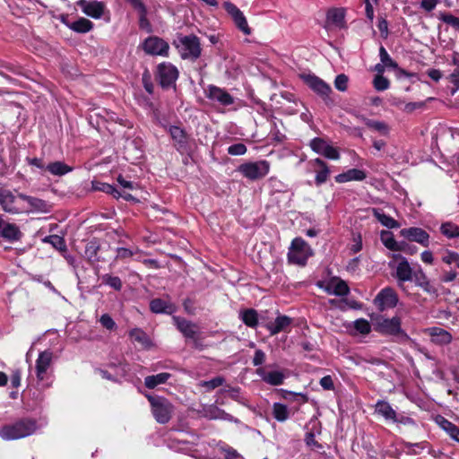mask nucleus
I'll use <instances>...</instances> for the list:
<instances>
[{"label": "nucleus", "instance_id": "1", "mask_svg": "<svg viewBox=\"0 0 459 459\" xmlns=\"http://www.w3.org/2000/svg\"><path fill=\"white\" fill-rule=\"evenodd\" d=\"M37 429V423L33 420L23 419L13 424H7L0 429V437L4 440H15L33 434Z\"/></svg>", "mask_w": 459, "mask_h": 459}, {"label": "nucleus", "instance_id": "2", "mask_svg": "<svg viewBox=\"0 0 459 459\" xmlns=\"http://www.w3.org/2000/svg\"><path fill=\"white\" fill-rule=\"evenodd\" d=\"M152 409V413L160 424L168 423L174 413L173 404L163 396L146 395Z\"/></svg>", "mask_w": 459, "mask_h": 459}, {"label": "nucleus", "instance_id": "3", "mask_svg": "<svg viewBox=\"0 0 459 459\" xmlns=\"http://www.w3.org/2000/svg\"><path fill=\"white\" fill-rule=\"evenodd\" d=\"M183 59L196 60L201 55V44L195 35L178 37L174 42Z\"/></svg>", "mask_w": 459, "mask_h": 459}, {"label": "nucleus", "instance_id": "4", "mask_svg": "<svg viewBox=\"0 0 459 459\" xmlns=\"http://www.w3.org/2000/svg\"><path fill=\"white\" fill-rule=\"evenodd\" d=\"M312 255L313 250L309 245L301 238H296L290 247L288 260L290 264L304 266Z\"/></svg>", "mask_w": 459, "mask_h": 459}, {"label": "nucleus", "instance_id": "5", "mask_svg": "<svg viewBox=\"0 0 459 459\" xmlns=\"http://www.w3.org/2000/svg\"><path fill=\"white\" fill-rule=\"evenodd\" d=\"M376 330L383 334L397 336L403 342L411 341L410 336L401 328V319L398 316L379 318Z\"/></svg>", "mask_w": 459, "mask_h": 459}, {"label": "nucleus", "instance_id": "6", "mask_svg": "<svg viewBox=\"0 0 459 459\" xmlns=\"http://www.w3.org/2000/svg\"><path fill=\"white\" fill-rule=\"evenodd\" d=\"M270 170V163L267 160L246 162L238 167V171L250 180H257L264 178Z\"/></svg>", "mask_w": 459, "mask_h": 459}, {"label": "nucleus", "instance_id": "7", "mask_svg": "<svg viewBox=\"0 0 459 459\" xmlns=\"http://www.w3.org/2000/svg\"><path fill=\"white\" fill-rule=\"evenodd\" d=\"M157 77L162 88H169L175 86L178 71L173 65L162 63L158 65Z\"/></svg>", "mask_w": 459, "mask_h": 459}, {"label": "nucleus", "instance_id": "8", "mask_svg": "<svg viewBox=\"0 0 459 459\" xmlns=\"http://www.w3.org/2000/svg\"><path fill=\"white\" fill-rule=\"evenodd\" d=\"M223 7L230 15L236 27L245 35H250L252 31L243 12L231 2H224Z\"/></svg>", "mask_w": 459, "mask_h": 459}, {"label": "nucleus", "instance_id": "9", "mask_svg": "<svg viewBox=\"0 0 459 459\" xmlns=\"http://www.w3.org/2000/svg\"><path fill=\"white\" fill-rule=\"evenodd\" d=\"M143 48L149 55L163 56H168L169 49V44L156 36L147 38L143 44Z\"/></svg>", "mask_w": 459, "mask_h": 459}, {"label": "nucleus", "instance_id": "10", "mask_svg": "<svg viewBox=\"0 0 459 459\" xmlns=\"http://www.w3.org/2000/svg\"><path fill=\"white\" fill-rule=\"evenodd\" d=\"M398 303V296L392 288L383 289L375 298L374 304L380 311L394 307Z\"/></svg>", "mask_w": 459, "mask_h": 459}, {"label": "nucleus", "instance_id": "11", "mask_svg": "<svg viewBox=\"0 0 459 459\" xmlns=\"http://www.w3.org/2000/svg\"><path fill=\"white\" fill-rule=\"evenodd\" d=\"M206 97L221 106H230L234 103V98L224 89L215 85H209L205 90Z\"/></svg>", "mask_w": 459, "mask_h": 459}, {"label": "nucleus", "instance_id": "12", "mask_svg": "<svg viewBox=\"0 0 459 459\" xmlns=\"http://www.w3.org/2000/svg\"><path fill=\"white\" fill-rule=\"evenodd\" d=\"M311 149L327 159L339 160L340 154L336 148L328 144L324 139L316 137L310 142Z\"/></svg>", "mask_w": 459, "mask_h": 459}, {"label": "nucleus", "instance_id": "13", "mask_svg": "<svg viewBox=\"0 0 459 459\" xmlns=\"http://www.w3.org/2000/svg\"><path fill=\"white\" fill-rule=\"evenodd\" d=\"M0 204L9 213L15 214L23 212V206L19 204L17 197L9 190H0Z\"/></svg>", "mask_w": 459, "mask_h": 459}, {"label": "nucleus", "instance_id": "14", "mask_svg": "<svg viewBox=\"0 0 459 459\" xmlns=\"http://www.w3.org/2000/svg\"><path fill=\"white\" fill-rule=\"evenodd\" d=\"M18 198L28 204L27 208L23 207V212L46 213L48 212L50 210V206L48 205V204L42 199L26 195L24 194H19Z\"/></svg>", "mask_w": 459, "mask_h": 459}, {"label": "nucleus", "instance_id": "15", "mask_svg": "<svg viewBox=\"0 0 459 459\" xmlns=\"http://www.w3.org/2000/svg\"><path fill=\"white\" fill-rule=\"evenodd\" d=\"M400 233L405 238L411 241L417 242L422 245L423 247H429V233L420 228L411 227L407 229H403Z\"/></svg>", "mask_w": 459, "mask_h": 459}, {"label": "nucleus", "instance_id": "16", "mask_svg": "<svg viewBox=\"0 0 459 459\" xmlns=\"http://www.w3.org/2000/svg\"><path fill=\"white\" fill-rule=\"evenodd\" d=\"M173 320L178 329L184 334V336L194 340L195 345L197 347V325L190 321H187L178 316H174Z\"/></svg>", "mask_w": 459, "mask_h": 459}, {"label": "nucleus", "instance_id": "17", "mask_svg": "<svg viewBox=\"0 0 459 459\" xmlns=\"http://www.w3.org/2000/svg\"><path fill=\"white\" fill-rule=\"evenodd\" d=\"M77 4L84 14L93 19H100L104 13V4L100 2L79 0Z\"/></svg>", "mask_w": 459, "mask_h": 459}, {"label": "nucleus", "instance_id": "18", "mask_svg": "<svg viewBox=\"0 0 459 459\" xmlns=\"http://www.w3.org/2000/svg\"><path fill=\"white\" fill-rule=\"evenodd\" d=\"M303 79L305 82L317 94L325 98L328 97L330 92L332 91L331 87L326 84L323 80L315 76V75H304Z\"/></svg>", "mask_w": 459, "mask_h": 459}, {"label": "nucleus", "instance_id": "19", "mask_svg": "<svg viewBox=\"0 0 459 459\" xmlns=\"http://www.w3.org/2000/svg\"><path fill=\"white\" fill-rule=\"evenodd\" d=\"M53 359V353L50 351H44L39 353L36 360V375L39 380H43L47 370L49 368Z\"/></svg>", "mask_w": 459, "mask_h": 459}, {"label": "nucleus", "instance_id": "20", "mask_svg": "<svg viewBox=\"0 0 459 459\" xmlns=\"http://www.w3.org/2000/svg\"><path fill=\"white\" fill-rule=\"evenodd\" d=\"M431 342L437 345H446L452 342V335L446 330L440 327H430L427 329Z\"/></svg>", "mask_w": 459, "mask_h": 459}, {"label": "nucleus", "instance_id": "21", "mask_svg": "<svg viewBox=\"0 0 459 459\" xmlns=\"http://www.w3.org/2000/svg\"><path fill=\"white\" fill-rule=\"evenodd\" d=\"M412 268L406 258H403L401 262H398L395 276L399 286H403L405 281H412Z\"/></svg>", "mask_w": 459, "mask_h": 459}, {"label": "nucleus", "instance_id": "22", "mask_svg": "<svg viewBox=\"0 0 459 459\" xmlns=\"http://www.w3.org/2000/svg\"><path fill=\"white\" fill-rule=\"evenodd\" d=\"M325 290L328 294L345 296L349 293L350 289L344 281L339 278H333L326 283Z\"/></svg>", "mask_w": 459, "mask_h": 459}, {"label": "nucleus", "instance_id": "23", "mask_svg": "<svg viewBox=\"0 0 459 459\" xmlns=\"http://www.w3.org/2000/svg\"><path fill=\"white\" fill-rule=\"evenodd\" d=\"M202 414L204 417L209 420H222L228 421L233 420L232 415L227 413L225 411L213 404L204 406L202 410Z\"/></svg>", "mask_w": 459, "mask_h": 459}, {"label": "nucleus", "instance_id": "24", "mask_svg": "<svg viewBox=\"0 0 459 459\" xmlns=\"http://www.w3.org/2000/svg\"><path fill=\"white\" fill-rule=\"evenodd\" d=\"M292 319L287 316L280 315L273 323H268L266 328L271 335H275L281 331H285L291 324Z\"/></svg>", "mask_w": 459, "mask_h": 459}, {"label": "nucleus", "instance_id": "25", "mask_svg": "<svg viewBox=\"0 0 459 459\" xmlns=\"http://www.w3.org/2000/svg\"><path fill=\"white\" fill-rule=\"evenodd\" d=\"M169 132L175 142L174 145L178 150H185L187 144V136L186 132L176 126H169Z\"/></svg>", "mask_w": 459, "mask_h": 459}, {"label": "nucleus", "instance_id": "26", "mask_svg": "<svg viewBox=\"0 0 459 459\" xmlns=\"http://www.w3.org/2000/svg\"><path fill=\"white\" fill-rule=\"evenodd\" d=\"M412 281H414L418 287L421 288L425 292L429 294H435L437 291L436 289L430 284L429 280L421 269L413 272Z\"/></svg>", "mask_w": 459, "mask_h": 459}, {"label": "nucleus", "instance_id": "27", "mask_svg": "<svg viewBox=\"0 0 459 459\" xmlns=\"http://www.w3.org/2000/svg\"><path fill=\"white\" fill-rule=\"evenodd\" d=\"M375 412L381 415L385 420L396 421L397 413L385 401H378L375 405Z\"/></svg>", "mask_w": 459, "mask_h": 459}, {"label": "nucleus", "instance_id": "28", "mask_svg": "<svg viewBox=\"0 0 459 459\" xmlns=\"http://www.w3.org/2000/svg\"><path fill=\"white\" fill-rule=\"evenodd\" d=\"M0 233L2 238L10 242L19 241L22 237V233L19 227L13 223L4 224Z\"/></svg>", "mask_w": 459, "mask_h": 459}, {"label": "nucleus", "instance_id": "29", "mask_svg": "<svg viewBox=\"0 0 459 459\" xmlns=\"http://www.w3.org/2000/svg\"><path fill=\"white\" fill-rule=\"evenodd\" d=\"M380 238L384 246L392 251H402L404 250L405 243H398L391 231L382 230L380 234Z\"/></svg>", "mask_w": 459, "mask_h": 459}, {"label": "nucleus", "instance_id": "30", "mask_svg": "<svg viewBox=\"0 0 459 459\" xmlns=\"http://www.w3.org/2000/svg\"><path fill=\"white\" fill-rule=\"evenodd\" d=\"M366 173L359 169H351L344 173L339 174L335 180L338 183H345L348 181L355 180V181H362L366 178Z\"/></svg>", "mask_w": 459, "mask_h": 459}, {"label": "nucleus", "instance_id": "31", "mask_svg": "<svg viewBox=\"0 0 459 459\" xmlns=\"http://www.w3.org/2000/svg\"><path fill=\"white\" fill-rule=\"evenodd\" d=\"M65 24L69 29L78 33H86L93 29V23L90 20L83 17L73 22H65Z\"/></svg>", "mask_w": 459, "mask_h": 459}, {"label": "nucleus", "instance_id": "32", "mask_svg": "<svg viewBox=\"0 0 459 459\" xmlns=\"http://www.w3.org/2000/svg\"><path fill=\"white\" fill-rule=\"evenodd\" d=\"M370 211L377 220L387 229H397L400 227V224L394 219L385 214L380 209L371 208Z\"/></svg>", "mask_w": 459, "mask_h": 459}, {"label": "nucleus", "instance_id": "33", "mask_svg": "<svg viewBox=\"0 0 459 459\" xmlns=\"http://www.w3.org/2000/svg\"><path fill=\"white\" fill-rule=\"evenodd\" d=\"M257 373L265 383L272 385H281L285 378V376L281 371H270L265 373L263 369H258Z\"/></svg>", "mask_w": 459, "mask_h": 459}, {"label": "nucleus", "instance_id": "34", "mask_svg": "<svg viewBox=\"0 0 459 459\" xmlns=\"http://www.w3.org/2000/svg\"><path fill=\"white\" fill-rule=\"evenodd\" d=\"M151 310L153 313H166L172 314L175 311V307L168 301L161 299H155L150 303Z\"/></svg>", "mask_w": 459, "mask_h": 459}, {"label": "nucleus", "instance_id": "35", "mask_svg": "<svg viewBox=\"0 0 459 459\" xmlns=\"http://www.w3.org/2000/svg\"><path fill=\"white\" fill-rule=\"evenodd\" d=\"M170 377L171 375L167 372L148 376L144 378V385L149 389H154L159 385L165 384Z\"/></svg>", "mask_w": 459, "mask_h": 459}, {"label": "nucleus", "instance_id": "36", "mask_svg": "<svg viewBox=\"0 0 459 459\" xmlns=\"http://www.w3.org/2000/svg\"><path fill=\"white\" fill-rule=\"evenodd\" d=\"M100 245L97 239H91L85 246L84 255L87 260L91 263L99 261L98 253L100 251Z\"/></svg>", "mask_w": 459, "mask_h": 459}, {"label": "nucleus", "instance_id": "37", "mask_svg": "<svg viewBox=\"0 0 459 459\" xmlns=\"http://www.w3.org/2000/svg\"><path fill=\"white\" fill-rule=\"evenodd\" d=\"M344 17L345 13L342 8H333L327 13V22L338 27L343 26Z\"/></svg>", "mask_w": 459, "mask_h": 459}, {"label": "nucleus", "instance_id": "38", "mask_svg": "<svg viewBox=\"0 0 459 459\" xmlns=\"http://www.w3.org/2000/svg\"><path fill=\"white\" fill-rule=\"evenodd\" d=\"M440 427L455 441L459 442V428L445 418L439 420Z\"/></svg>", "mask_w": 459, "mask_h": 459}, {"label": "nucleus", "instance_id": "39", "mask_svg": "<svg viewBox=\"0 0 459 459\" xmlns=\"http://www.w3.org/2000/svg\"><path fill=\"white\" fill-rule=\"evenodd\" d=\"M47 169L52 175H55V176H63L72 170V169L69 166H67L66 164H65L64 162H61V161H55V162L49 163L47 166Z\"/></svg>", "mask_w": 459, "mask_h": 459}, {"label": "nucleus", "instance_id": "40", "mask_svg": "<svg viewBox=\"0 0 459 459\" xmlns=\"http://www.w3.org/2000/svg\"><path fill=\"white\" fill-rule=\"evenodd\" d=\"M441 233L448 238L459 237V226L452 222H444L440 226Z\"/></svg>", "mask_w": 459, "mask_h": 459}, {"label": "nucleus", "instance_id": "41", "mask_svg": "<svg viewBox=\"0 0 459 459\" xmlns=\"http://www.w3.org/2000/svg\"><path fill=\"white\" fill-rule=\"evenodd\" d=\"M241 319L249 327H255L258 324L257 313L255 309H247L241 313Z\"/></svg>", "mask_w": 459, "mask_h": 459}, {"label": "nucleus", "instance_id": "42", "mask_svg": "<svg viewBox=\"0 0 459 459\" xmlns=\"http://www.w3.org/2000/svg\"><path fill=\"white\" fill-rule=\"evenodd\" d=\"M365 124L368 128L377 131L384 135H386L389 132V127L385 122L365 119Z\"/></svg>", "mask_w": 459, "mask_h": 459}, {"label": "nucleus", "instance_id": "43", "mask_svg": "<svg viewBox=\"0 0 459 459\" xmlns=\"http://www.w3.org/2000/svg\"><path fill=\"white\" fill-rule=\"evenodd\" d=\"M273 416L279 421H285L289 418V411L286 405L275 403L273 404Z\"/></svg>", "mask_w": 459, "mask_h": 459}, {"label": "nucleus", "instance_id": "44", "mask_svg": "<svg viewBox=\"0 0 459 459\" xmlns=\"http://www.w3.org/2000/svg\"><path fill=\"white\" fill-rule=\"evenodd\" d=\"M379 56L381 63L385 65V67H390L394 69L398 68L397 63L391 58L386 49L383 46H381L379 48Z\"/></svg>", "mask_w": 459, "mask_h": 459}, {"label": "nucleus", "instance_id": "45", "mask_svg": "<svg viewBox=\"0 0 459 459\" xmlns=\"http://www.w3.org/2000/svg\"><path fill=\"white\" fill-rule=\"evenodd\" d=\"M102 281L105 284L112 287L116 290H120L122 288V281L119 277L105 274L102 277Z\"/></svg>", "mask_w": 459, "mask_h": 459}, {"label": "nucleus", "instance_id": "46", "mask_svg": "<svg viewBox=\"0 0 459 459\" xmlns=\"http://www.w3.org/2000/svg\"><path fill=\"white\" fill-rule=\"evenodd\" d=\"M354 328L361 334H368L371 331L370 324L364 318L354 321Z\"/></svg>", "mask_w": 459, "mask_h": 459}, {"label": "nucleus", "instance_id": "47", "mask_svg": "<svg viewBox=\"0 0 459 459\" xmlns=\"http://www.w3.org/2000/svg\"><path fill=\"white\" fill-rule=\"evenodd\" d=\"M373 84L375 89L379 91L387 90L390 86L388 79L380 74L376 75L373 80Z\"/></svg>", "mask_w": 459, "mask_h": 459}, {"label": "nucleus", "instance_id": "48", "mask_svg": "<svg viewBox=\"0 0 459 459\" xmlns=\"http://www.w3.org/2000/svg\"><path fill=\"white\" fill-rule=\"evenodd\" d=\"M45 241L49 242L54 247L59 250H65V243L63 238L54 235L45 238Z\"/></svg>", "mask_w": 459, "mask_h": 459}, {"label": "nucleus", "instance_id": "49", "mask_svg": "<svg viewBox=\"0 0 459 459\" xmlns=\"http://www.w3.org/2000/svg\"><path fill=\"white\" fill-rule=\"evenodd\" d=\"M224 378L222 377H216L209 381H204L201 383V385L206 387L208 390H213L216 387H219L223 385Z\"/></svg>", "mask_w": 459, "mask_h": 459}, {"label": "nucleus", "instance_id": "50", "mask_svg": "<svg viewBox=\"0 0 459 459\" xmlns=\"http://www.w3.org/2000/svg\"><path fill=\"white\" fill-rule=\"evenodd\" d=\"M129 335L132 339L140 343H145L148 341L146 333L138 328L131 330Z\"/></svg>", "mask_w": 459, "mask_h": 459}, {"label": "nucleus", "instance_id": "51", "mask_svg": "<svg viewBox=\"0 0 459 459\" xmlns=\"http://www.w3.org/2000/svg\"><path fill=\"white\" fill-rule=\"evenodd\" d=\"M440 20L459 30V18L450 13H442L440 15Z\"/></svg>", "mask_w": 459, "mask_h": 459}, {"label": "nucleus", "instance_id": "52", "mask_svg": "<svg viewBox=\"0 0 459 459\" xmlns=\"http://www.w3.org/2000/svg\"><path fill=\"white\" fill-rule=\"evenodd\" d=\"M334 86L338 91H345L348 87V77L343 74L337 75L334 80Z\"/></svg>", "mask_w": 459, "mask_h": 459}, {"label": "nucleus", "instance_id": "53", "mask_svg": "<svg viewBox=\"0 0 459 459\" xmlns=\"http://www.w3.org/2000/svg\"><path fill=\"white\" fill-rule=\"evenodd\" d=\"M247 151V146L243 143H235L228 148V153L234 156L243 155Z\"/></svg>", "mask_w": 459, "mask_h": 459}, {"label": "nucleus", "instance_id": "54", "mask_svg": "<svg viewBox=\"0 0 459 459\" xmlns=\"http://www.w3.org/2000/svg\"><path fill=\"white\" fill-rule=\"evenodd\" d=\"M100 322L101 325L108 330H113L116 328V323L108 314L102 315Z\"/></svg>", "mask_w": 459, "mask_h": 459}, {"label": "nucleus", "instance_id": "55", "mask_svg": "<svg viewBox=\"0 0 459 459\" xmlns=\"http://www.w3.org/2000/svg\"><path fill=\"white\" fill-rule=\"evenodd\" d=\"M328 176H329L328 167L320 169V170L317 171L316 176V185H321V184L325 183L327 180Z\"/></svg>", "mask_w": 459, "mask_h": 459}, {"label": "nucleus", "instance_id": "56", "mask_svg": "<svg viewBox=\"0 0 459 459\" xmlns=\"http://www.w3.org/2000/svg\"><path fill=\"white\" fill-rule=\"evenodd\" d=\"M93 188L108 194L116 192V188L113 186L105 183L93 184Z\"/></svg>", "mask_w": 459, "mask_h": 459}, {"label": "nucleus", "instance_id": "57", "mask_svg": "<svg viewBox=\"0 0 459 459\" xmlns=\"http://www.w3.org/2000/svg\"><path fill=\"white\" fill-rule=\"evenodd\" d=\"M265 361V353L262 350H256L253 358V365L260 366Z\"/></svg>", "mask_w": 459, "mask_h": 459}, {"label": "nucleus", "instance_id": "58", "mask_svg": "<svg viewBox=\"0 0 459 459\" xmlns=\"http://www.w3.org/2000/svg\"><path fill=\"white\" fill-rule=\"evenodd\" d=\"M134 255V252L131 249L126 247H118L117 248V259H126L129 258Z\"/></svg>", "mask_w": 459, "mask_h": 459}, {"label": "nucleus", "instance_id": "59", "mask_svg": "<svg viewBox=\"0 0 459 459\" xmlns=\"http://www.w3.org/2000/svg\"><path fill=\"white\" fill-rule=\"evenodd\" d=\"M459 254L453 252V251H447L446 254L442 257V261L447 264H451L453 263H455Z\"/></svg>", "mask_w": 459, "mask_h": 459}, {"label": "nucleus", "instance_id": "60", "mask_svg": "<svg viewBox=\"0 0 459 459\" xmlns=\"http://www.w3.org/2000/svg\"><path fill=\"white\" fill-rule=\"evenodd\" d=\"M320 385L325 390L333 389V382L330 376H325L320 379Z\"/></svg>", "mask_w": 459, "mask_h": 459}, {"label": "nucleus", "instance_id": "61", "mask_svg": "<svg viewBox=\"0 0 459 459\" xmlns=\"http://www.w3.org/2000/svg\"><path fill=\"white\" fill-rule=\"evenodd\" d=\"M377 28L380 30L382 36L384 38H386L388 34V23L385 18L379 19Z\"/></svg>", "mask_w": 459, "mask_h": 459}, {"label": "nucleus", "instance_id": "62", "mask_svg": "<svg viewBox=\"0 0 459 459\" xmlns=\"http://www.w3.org/2000/svg\"><path fill=\"white\" fill-rule=\"evenodd\" d=\"M21 371L15 370L11 376V385L14 388H18L21 385Z\"/></svg>", "mask_w": 459, "mask_h": 459}, {"label": "nucleus", "instance_id": "63", "mask_svg": "<svg viewBox=\"0 0 459 459\" xmlns=\"http://www.w3.org/2000/svg\"><path fill=\"white\" fill-rule=\"evenodd\" d=\"M117 182L124 188L134 189L137 186V184H134L132 181H128V180L125 179L122 176H119L117 178Z\"/></svg>", "mask_w": 459, "mask_h": 459}, {"label": "nucleus", "instance_id": "64", "mask_svg": "<svg viewBox=\"0 0 459 459\" xmlns=\"http://www.w3.org/2000/svg\"><path fill=\"white\" fill-rule=\"evenodd\" d=\"M364 3H365V12H366V16L368 17V19L372 22L373 19H374V8H373V4H371L370 1H368V0H364Z\"/></svg>", "mask_w": 459, "mask_h": 459}]
</instances>
